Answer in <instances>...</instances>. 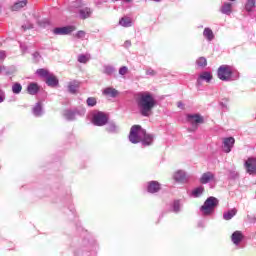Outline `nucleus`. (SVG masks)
<instances>
[{"mask_svg":"<svg viewBox=\"0 0 256 256\" xmlns=\"http://www.w3.org/2000/svg\"><path fill=\"white\" fill-rule=\"evenodd\" d=\"M79 89V82L78 81H72L68 84V91L69 93L75 94L77 93V90Z\"/></svg>","mask_w":256,"mask_h":256,"instance_id":"a878e982","label":"nucleus"},{"mask_svg":"<svg viewBox=\"0 0 256 256\" xmlns=\"http://www.w3.org/2000/svg\"><path fill=\"white\" fill-rule=\"evenodd\" d=\"M148 193H159L161 191V184L157 181H150L147 183Z\"/></svg>","mask_w":256,"mask_h":256,"instance_id":"dca6fc26","label":"nucleus"},{"mask_svg":"<svg viewBox=\"0 0 256 256\" xmlns=\"http://www.w3.org/2000/svg\"><path fill=\"white\" fill-rule=\"evenodd\" d=\"M109 122V116L105 112H96L92 117V123L96 127H103Z\"/></svg>","mask_w":256,"mask_h":256,"instance_id":"423d86ee","label":"nucleus"},{"mask_svg":"<svg viewBox=\"0 0 256 256\" xmlns=\"http://www.w3.org/2000/svg\"><path fill=\"white\" fill-rule=\"evenodd\" d=\"M5 101V91L0 89V103H3Z\"/></svg>","mask_w":256,"mask_h":256,"instance_id":"37998d69","label":"nucleus"},{"mask_svg":"<svg viewBox=\"0 0 256 256\" xmlns=\"http://www.w3.org/2000/svg\"><path fill=\"white\" fill-rule=\"evenodd\" d=\"M244 167L246 169V173L249 175H255L256 173V157L248 158L245 163Z\"/></svg>","mask_w":256,"mask_h":256,"instance_id":"0eeeda50","label":"nucleus"},{"mask_svg":"<svg viewBox=\"0 0 256 256\" xmlns=\"http://www.w3.org/2000/svg\"><path fill=\"white\" fill-rule=\"evenodd\" d=\"M177 107H178L179 109H184L183 102H178V103H177Z\"/></svg>","mask_w":256,"mask_h":256,"instance_id":"09e8293b","label":"nucleus"},{"mask_svg":"<svg viewBox=\"0 0 256 256\" xmlns=\"http://www.w3.org/2000/svg\"><path fill=\"white\" fill-rule=\"evenodd\" d=\"M205 193V187L199 186L192 191V197L198 198Z\"/></svg>","mask_w":256,"mask_h":256,"instance_id":"2f4dec72","label":"nucleus"},{"mask_svg":"<svg viewBox=\"0 0 256 256\" xmlns=\"http://www.w3.org/2000/svg\"><path fill=\"white\" fill-rule=\"evenodd\" d=\"M211 181H215V174L212 172L203 173L200 177V183L202 185H207V183H211Z\"/></svg>","mask_w":256,"mask_h":256,"instance_id":"f3484780","label":"nucleus"},{"mask_svg":"<svg viewBox=\"0 0 256 256\" xmlns=\"http://www.w3.org/2000/svg\"><path fill=\"white\" fill-rule=\"evenodd\" d=\"M87 61H89V56H87L85 54H81L78 56L79 63H87Z\"/></svg>","mask_w":256,"mask_h":256,"instance_id":"58836bf2","label":"nucleus"},{"mask_svg":"<svg viewBox=\"0 0 256 256\" xmlns=\"http://www.w3.org/2000/svg\"><path fill=\"white\" fill-rule=\"evenodd\" d=\"M29 95H37L39 93V85L37 83H30L27 87Z\"/></svg>","mask_w":256,"mask_h":256,"instance_id":"5701e85b","label":"nucleus"},{"mask_svg":"<svg viewBox=\"0 0 256 256\" xmlns=\"http://www.w3.org/2000/svg\"><path fill=\"white\" fill-rule=\"evenodd\" d=\"M27 3H29L28 0H17L11 6V11H21V9H24V7H27Z\"/></svg>","mask_w":256,"mask_h":256,"instance_id":"a211bd4d","label":"nucleus"},{"mask_svg":"<svg viewBox=\"0 0 256 256\" xmlns=\"http://www.w3.org/2000/svg\"><path fill=\"white\" fill-rule=\"evenodd\" d=\"M124 3H131L132 0H122Z\"/></svg>","mask_w":256,"mask_h":256,"instance_id":"603ef678","label":"nucleus"},{"mask_svg":"<svg viewBox=\"0 0 256 256\" xmlns=\"http://www.w3.org/2000/svg\"><path fill=\"white\" fill-rule=\"evenodd\" d=\"M229 177H230V179H237V177H239V173H237V171H235V170H231L229 172Z\"/></svg>","mask_w":256,"mask_h":256,"instance_id":"79ce46f5","label":"nucleus"},{"mask_svg":"<svg viewBox=\"0 0 256 256\" xmlns=\"http://www.w3.org/2000/svg\"><path fill=\"white\" fill-rule=\"evenodd\" d=\"M220 13H222V15H231V13H233V3L231 2H224L220 9H219Z\"/></svg>","mask_w":256,"mask_h":256,"instance_id":"2eb2a0df","label":"nucleus"},{"mask_svg":"<svg viewBox=\"0 0 256 256\" xmlns=\"http://www.w3.org/2000/svg\"><path fill=\"white\" fill-rule=\"evenodd\" d=\"M83 5H85L83 3V0H76L75 2H73L72 6L75 8V9H82Z\"/></svg>","mask_w":256,"mask_h":256,"instance_id":"4c0bfd02","label":"nucleus"},{"mask_svg":"<svg viewBox=\"0 0 256 256\" xmlns=\"http://www.w3.org/2000/svg\"><path fill=\"white\" fill-rule=\"evenodd\" d=\"M211 79H213V75H211V72H202L198 79H197V83L198 85H201V81H206V83H211Z\"/></svg>","mask_w":256,"mask_h":256,"instance_id":"6ab92c4d","label":"nucleus"},{"mask_svg":"<svg viewBox=\"0 0 256 256\" xmlns=\"http://www.w3.org/2000/svg\"><path fill=\"white\" fill-rule=\"evenodd\" d=\"M119 75H121L122 77H125V75H127V73H129V68L127 66H122L119 68Z\"/></svg>","mask_w":256,"mask_h":256,"instance_id":"e433bc0d","label":"nucleus"},{"mask_svg":"<svg viewBox=\"0 0 256 256\" xmlns=\"http://www.w3.org/2000/svg\"><path fill=\"white\" fill-rule=\"evenodd\" d=\"M235 215H237V209H231L228 212H224L223 219L225 221H231V219L234 218Z\"/></svg>","mask_w":256,"mask_h":256,"instance_id":"bb28decb","label":"nucleus"},{"mask_svg":"<svg viewBox=\"0 0 256 256\" xmlns=\"http://www.w3.org/2000/svg\"><path fill=\"white\" fill-rule=\"evenodd\" d=\"M7 55H5V51H0V59H5Z\"/></svg>","mask_w":256,"mask_h":256,"instance_id":"49530a36","label":"nucleus"},{"mask_svg":"<svg viewBox=\"0 0 256 256\" xmlns=\"http://www.w3.org/2000/svg\"><path fill=\"white\" fill-rule=\"evenodd\" d=\"M135 101L142 117H150L153 113V109L157 107V100L149 91L138 92L135 95Z\"/></svg>","mask_w":256,"mask_h":256,"instance_id":"f257e3e1","label":"nucleus"},{"mask_svg":"<svg viewBox=\"0 0 256 256\" xmlns=\"http://www.w3.org/2000/svg\"><path fill=\"white\" fill-rule=\"evenodd\" d=\"M106 131H108V133H119V127L115 122H109L106 126Z\"/></svg>","mask_w":256,"mask_h":256,"instance_id":"cd10ccee","label":"nucleus"},{"mask_svg":"<svg viewBox=\"0 0 256 256\" xmlns=\"http://www.w3.org/2000/svg\"><path fill=\"white\" fill-rule=\"evenodd\" d=\"M44 114L45 110L43 109V102H37L32 107V115H34V117H43Z\"/></svg>","mask_w":256,"mask_h":256,"instance_id":"f8f14e48","label":"nucleus"},{"mask_svg":"<svg viewBox=\"0 0 256 256\" xmlns=\"http://www.w3.org/2000/svg\"><path fill=\"white\" fill-rule=\"evenodd\" d=\"M0 73H1V66H0Z\"/></svg>","mask_w":256,"mask_h":256,"instance_id":"4d7b16f0","label":"nucleus"},{"mask_svg":"<svg viewBox=\"0 0 256 256\" xmlns=\"http://www.w3.org/2000/svg\"><path fill=\"white\" fill-rule=\"evenodd\" d=\"M152 1H154V3H161V1L163 0H152Z\"/></svg>","mask_w":256,"mask_h":256,"instance_id":"8fccbe9b","label":"nucleus"},{"mask_svg":"<svg viewBox=\"0 0 256 256\" xmlns=\"http://www.w3.org/2000/svg\"><path fill=\"white\" fill-rule=\"evenodd\" d=\"M124 47H131V41L126 40V41L124 42Z\"/></svg>","mask_w":256,"mask_h":256,"instance_id":"de8ad7c7","label":"nucleus"},{"mask_svg":"<svg viewBox=\"0 0 256 256\" xmlns=\"http://www.w3.org/2000/svg\"><path fill=\"white\" fill-rule=\"evenodd\" d=\"M143 137H145V129H142L139 125H134L131 127L129 134L130 143H141Z\"/></svg>","mask_w":256,"mask_h":256,"instance_id":"39448f33","label":"nucleus"},{"mask_svg":"<svg viewBox=\"0 0 256 256\" xmlns=\"http://www.w3.org/2000/svg\"><path fill=\"white\" fill-rule=\"evenodd\" d=\"M21 91H23V86L21 85V83L15 82L12 84V93H14V95H19Z\"/></svg>","mask_w":256,"mask_h":256,"instance_id":"7c9ffc66","label":"nucleus"},{"mask_svg":"<svg viewBox=\"0 0 256 256\" xmlns=\"http://www.w3.org/2000/svg\"><path fill=\"white\" fill-rule=\"evenodd\" d=\"M46 85L48 87H57L59 85V80L55 75L50 73L46 78Z\"/></svg>","mask_w":256,"mask_h":256,"instance_id":"412c9836","label":"nucleus"},{"mask_svg":"<svg viewBox=\"0 0 256 256\" xmlns=\"http://www.w3.org/2000/svg\"><path fill=\"white\" fill-rule=\"evenodd\" d=\"M173 179L176 181V183H187L189 181V175H187V172L185 170H177L173 174Z\"/></svg>","mask_w":256,"mask_h":256,"instance_id":"6e6552de","label":"nucleus"},{"mask_svg":"<svg viewBox=\"0 0 256 256\" xmlns=\"http://www.w3.org/2000/svg\"><path fill=\"white\" fill-rule=\"evenodd\" d=\"M75 29H77L75 26L56 27L52 32L54 35H70Z\"/></svg>","mask_w":256,"mask_h":256,"instance_id":"9d476101","label":"nucleus"},{"mask_svg":"<svg viewBox=\"0 0 256 256\" xmlns=\"http://www.w3.org/2000/svg\"><path fill=\"white\" fill-rule=\"evenodd\" d=\"M196 65L200 67L201 69H204V67H207V58L200 57L196 60Z\"/></svg>","mask_w":256,"mask_h":256,"instance_id":"f704fd0d","label":"nucleus"},{"mask_svg":"<svg viewBox=\"0 0 256 256\" xmlns=\"http://www.w3.org/2000/svg\"><path fill=\"white\" fill-rule=\"evenodd\" d=\"M86 103H87L88 107H95L97 105V99H95L93 97H89L86 100Z\"/></svg>","mask_w":256,"mask_h":256,"instance_id":"c9c22d12","label":"nucleus"},{"mask_svg":"<svg viewBox=\"0 0 256 256\" xmlns=\"http://www.w3.org/2000/svg\"><path fill=\"white\" fill-rule=\"evenodd\" d=\"M45 24H46V25H49V22H48V21H46V22H45Z\"/></svg>","mask_w":256,"mask_h":256,"instance_id":"5fc2aeb1","label":"nucleus"},{"mask_svg":"<svg viewBox=\"0 0 256 256\" xmlns=\"http://www.w3.org/2000/svg\"><path fill=\"white\" fill-rule=\"evenodd\" d=\"M219 207V199L216 197L210 196L208 197L204 204L200 207V212L204 217H209L215 213V209Z\"/></svg>","mask_w":256,"mask_h":256,"instance_id":"7ed1b4c3","label":"nucleus"},{"mask_svg":"<svg viewBox=\"0 0 256 256\" xmlns=\"http://www.w3.org/2000/svg\"><path fill=\"white\" fill-rule=\"evenodd\" d=\"M203 37L206 39V41H213L215 39V34L213 33V30L211 28L206 27L203 31Z\"/></svg>","mask_w":256,"mask_h":256,"instance_id":"4be33fe9","label":"nucleus"},{"mask_svg":"<svg viewBox=\"0 0 256 256\" xmlns=\"http://www.w3.org/2000/svg\"><path fill=\"white\" fill-rule=\"evenodd\" d=\"M103 94L107 95L108 97H116L117 95H119V91H117L113 87H107L104 89Z\"/></svg>","mask_w":256,"mask_h":256,"instance_id":"393cba45","label":"nucleus"},{"mask_svg":"<svg viewBox=\"0 0 256 256\" xmlns=\"http://www.w3.org/2000/svg\"><path fill=\"white\" fill-rule=\"evenodd\" d=\"M102 73H104V75H108V77H111V75L115 73V67L112 65H104Z\"/></svg>","mask_w":256,"mask_h":256,"instance_id":"c756f323","label":"nucleus"},{"mask_svg":"<svg viewBox=\"0 0 256 256\" xmlns=\"http://www.w3.org/2000/svg\"><path fill=\"white\" fill-rule=\"evenodd\" d=\"M245 239V235H243V232L236 230L231 235V241L237 246L241 245V242Z\"/></svg>","mask_w":256,"mask_h":256,"instance_id":"ddd939ff","label":"nucleus"},{"mask_svg":"<svg viewBox=\"0 0 256 256\" xmlns=\"http://www.w3.org/2000/svg\"><path fill=\"white\" fill-rule=\"evenodd\" d=\"M235 145V138L228 137L223 139L222 149L224 153H231L233 146Z\"/></svg>","mask_w":256,"mask_h":256,"instance_id":"9b49d317","label":"nucleus"},{"mask_svg":"<svg viewBox=\"0 0 256 256\" xmlns=\"http://www.w3.org/2000/svg\"><path fill=\"white\" fill-rule=\"evenodd\" d=\"M198 227H205V224L199 223V224H198Z\"/></svg>","mask_w":256,"mask_h":256,"instance_id":"3c124183","label":"nucleus"},{"mask_svg":"<svg viewBox=\"0 0 256 256\" xmlns=\"http://www.w3.org/2000/svg\"><path fill=\"white\" fill-rule=\"evenodd\" d=\"M96 5H101V2H96Z\"/></svg>","mask_w":256,"mask_h":256,"instance_id":"864d4df0","label":"nucleus"},{"mask_svg":"<svg viewBox=\"0 0 256 256\" xmlns=\"http://www.w3.org/2000/svg\"><path fill=\"white\" fill-rule=\"evenodd\" d=\"M87 34L85 33V31H83V30H80V31H78L76 34H75V37L77 38V39H85V36H86Z\"/></svg>","mask_w":256,"mask_h":256,"instance_id":"ea45409f","label":"nucleus"},{"mask_svg":"<svg viewBox=\"0 0 256 256\" xmlns=\"http://www.w3.org/2000/svg\"><path fill=\"white\" fill-rule=\"evenodd\" d=\"M77 115H85V109L79 110H65L63 113L64 119L67 121H75Z\"/></svg>","mask_w":256,"mask_h":256,"instance_id":"1a4fd4ad","label":"nucleus"},{"mask_svg":"<svg viewBox=\"0 0 256 256\" xmlns=\"http://www.w3.org/2000/svg\"><path fill=\"white\" fill-rule=\"evenodd\" d=\"M119 25H121V27H131L133 22L131 21V18L124 16L119 20Z\"/></svg>","mask_w":256,"mask_h":256,"instance_id":"c85d7f7f","label":"nucleus"},{"mask_svg":"<svg viewBox=\"0 0 256 256\" xmlns=\"http://www.w3.org/2000/svg\"><path fill=\"white\" fill-rule=\"evenodd\" d=\"M33 57H34V59H36V61H39V59L41 58V55L39 54V52H35L33 54Z\"/></svg>","mask_w":256,"mask_h":256,"instance_id":"c03bdc74","label":"nucleus"},{"mask_svg":"<svg viewBox=\"0 0 256 256\" xmlns=\"http://www.w3.org/2000/svg\"><path fill=\"white\" fill-rule=\"evenodd\" d=\"M186 121L191 125L188 131H190V133H193L194 131H197L199 125L204 123L205 118H203L201 114H187Z\"/></svg>","mask_w":256,"mask_h":256,"instance_id":"20e7f679","label":"nucleus"},{"mask_svg":"<svg viewBox=\"0 0 256 256\" xmlns=\"http://www.w3.org/2000/svg\"><path fill=\"white\" fill-rule=\"evenodd\" d=\"M217 77L220 81H237L239 79V72L230 65H221L217 70Z\"/></svg>","mask_w":256,"mask_h":256,"instance_id":"f03ea898","label":"nucleus"},{"mask_svg":"<svg viewBox=\"0 0 256 256\" xmlns=\"http://www.w3.org/2000/svg\"><path fill=\"white\" fill-rule=\"evenodd\" d=\"M146 75H149L150 77H155V75H157V72L155 70H153L152 68H147Z\"/></svg>","mask_w":256,"mask_h":256,"instance_id":"a19ab883","label":"nucleus"},{"mask_svg":"<svg viewBox=\"0 0 256 256\" xmlns=\"http://www.w3.org/2000/svg\"><path fill=\"white\" fill-rule=\"evenodd\" d=\"M182 207H183V202H181V200H174V202L172 203V212L181 213Z\"/></svg>","mask_w":256,"mask_h":256,"instance_id":"b1692460","label":"nucleus"},{"mask_svg":"<svg viewBox=\"0 0 256 256\" xmlns=\"http://www.w3.org/2000/svg\"><path fill=\"white\" fill-rule=\"evenodd\" d=\"M154 139H155V136H153V134H147V131H144V136H142L140 143H142L144 147H149L153 145Z\"/></svg>","mask_w":256,"mask_h":256,"instance_id":"4468645a","label":"nucleus"},{"mask_svg":"<svg viewBox=\"0 0 256 256\" xmlns=\"http://www.w3.org/2000/svg\"><path fill=\"white\" fill-rule=\"evenodd\" d=\"M36 74L39 77H43L44 79H47L51 73L49 72V70L41 68L36 71Z\"/></svg>","mask_w":256,"mask_h":256,"instance_id":"72a5a7b5","label":"nucleus"},{"mask_svg":"<svg viewBox=\"0 0 256 256\" xmlns=\"http://www.w3.org/2000/svg\"><path fill=\"white\" fill-rule=\"evenodd\" d=\"M229 1H232V2H233V1H237V0H229Z\"/></svg>","mask_w":256,"mask_h":256,"instance_id":"6e6d98bb","label":"nucleus"},{"mask_svg":"<svg viewBox=\"0 0 256 256\" xmlns=\"http://www.w3.org/2000/svg\"><path fill=\"white\" fill-rule=\"evenodd\" d=\"M255 5H256V0H247L246 4H245V10L248 13L253 12V9H255Z\"/></svg>","mask_w":256,"mask_h":256,"instance_id":"473e14b6","label":"nucleus"},{"mask_svg":"<svg viewBox=\"0 0 256 256\" xmlns=\"http://www.w3.org/2000/svg\"><path fill=\"white\" fill-rule=\"evenodd\" d=\"M22 29H24V31L27 29H33V25L32 24H29L28 26L22 25Z\"/></svg>","mask_w":256,"mask_h":256,"instance_id":"a18cd8bd","label":"nucleus"},{"mask_svg":"<svg viewBox=\"0 0 256 256\" xmlns=\"http://www.w3.org/2000/svg\"><path fill=\"white\" fill-rule=\"evenodd\" d=\"M92 14H93V9L89 7L79 9L80 19H89V17H91Z\"/></svg>","mask_w":256,"mask_h":256,"instance_id":"aec40b11","label":"nucleus"}]
</instances>
